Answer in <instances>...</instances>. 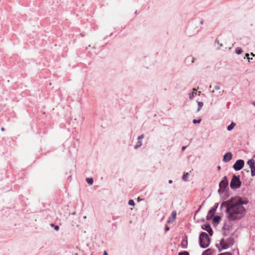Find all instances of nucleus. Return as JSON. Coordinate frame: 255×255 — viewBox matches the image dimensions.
<instances>
[{
  "mask_svg": "<svg viewBox=\"0 0 255 255\" xmlns=\"http://www.w3.org/2000/svg\"><path fill=\"white\" fill-rule=\"evenodd\" d=\"M193 91H196V89H195V88H194V89H193Z\"/></svg>",
  "mask_w": 255,
  "mask_h": 255,
  "instance_id": "54",
  "label": "nucleus"
},
{
  "mask_svg": "<svg viewBox=\"0 0 255 255\" xmlns=\"http://www.w3.org/2000/svg\"><path fill=\"white\" fill-rule=\"evenodd\" d=\"M51 226H54L55 230H56V231H58L59 230V227L58 226H57V225L56 226H54V224H51Z\"/></svg>",
  "mask_w": 255,
  "mask_h": 255,
  "instance_id": "35",
  "label": "nucleus"
},
{
  "mask_svg": "<svg viewBox=\"0 0 255 255\" xmlns=\"http://www.w3.org/2000/svg\"><path fill=\"white\" fill-rule=\"evenodd\" d=\"M218 206L219 204L218 203H216L214 204V206L209 211L206 216V219L207 220H210L213 218L214 214L215 213L217 210V209L218 207Z\"/></svg>",
  "mask_w": 255,
  "mask_h": 255,
  "instance_id": "4",
  "label": "nucleus"
},
{
  "mask_svg": "<svg viewBox=\"0 0 255 255\" xmlns=\"http://www.w3.org/2000/svg\"><path fill=\"white\" fill-rule=\"evenodd\" d=\"M232 153L231 152H228L223 156V161L224 162H228L232 159Z\"/></svg>",
  "mask_w": 255,
  "mask_h": 255,
  "instance_id": "9",
  "label": "nucleus"
},
{
  "mask_svg": "<svg viewBox=\"0 0 255 255\" xmlns=\"http://www.w3.org/2000/svg\"><path fill=\"white\" fill-rule=\"evenodd\" d=\"M245 164V162L243 159H238L237 160L234 164L233 165V168L236 171H239L241 170Z\"/></svg>",
  "mask_w": 255,
  "mask_h": 255,
  "instance_id": "5",
  "label": "nucleus"
},
{
  "mask_svg": "<svg viewBox=\"0 0 255 255\" xmlns=\"http://www.w3.org/2000/svg\"><path fill=\"white\" fill-rule=\"evenodd\" d=\"M246 57L248 59L249 62H250V58L249 57V54L246 53Z\"/></svg>",
  "mask_w": 255,
  "mask_h": 255,
  "instance_id": "37",
  "label": "nucleus"
},
{
  "mask_svg": "<svg viewBox=\"0 0 255 255\" xmlns=\"http://www.w3.org/2000/svg\"><path fill=\"white\" fill-rule=\"evenodd\" d=\"M118 217H117V216H113V220H117L118 219Z\"/></svg>",
  "mask_w": 255,
  "mask_h": 255,
  "instance_id": "41",
  "label": "nucleus"
},
{
  "mask_svg": "<svg viewBox=\"0 0 255 255\" xmlns=\"http://www.w3.org/2000/svg\"><path fill=\"white\" fill-rule=\"evenodd\" d=\"M215 42L217 43L219 45V48H220L221 46H222V44L220 43L219 41L217 40H216Z\"/></svg>",
  "mask_w": 255,
  "mask_h": 255,
  "instance_id": "36",
  "label": "nucleus"
},
{
  "mask_svg": "<svg viewBox=\"0 0 255 255\" xmlns=\"http://www.w3.org/2000/svg\"><path fill=\"white\" fill-rule=\"evenodd\" d=\"M210 228H211V226L209 224H204L203 225H202L201 226V228L204 230H205V231H207L208 229H209Z\"/></svg>",
  "mask_w": 255,
  "mask_h": 255,
  "instance_id": "15",
  "label": "nucleus"
},
{
  "mask_svg": "<svg viewBox=\"0 0 255 255\" xmlns=\"http://www.w3.org/2000/svg\"><path fill=\"white\" fill-rule=\"evenodd\" d=\"M178 255H190L189 253L187 251H183L179 253Z\"/></svg>",
  "mask_w": 255,
  "mask_h": 255,
  "instance_id": "27",
  "label": "nucleus"
},
{
  "mask_svg": "<svg viewBox=\"0 0 255 255\" xmlns=\"http://www.w3.org/2000/svg\"><path fill=\"white\" fill-rule=\"evenodd\" d=\"M87 182L90 185H92L93 184L94 181L93 179L91 177L90 178H87L86 179Z\"/></svg>",
  "mask_w": 255,
  "mask_h": 255,
  "instance_id": "17",
  "label": "nucleus"
},
{
  "mask_svg": "<svg viewBox=\"0 0 255 255\" xmlns=\"http://www.w3.org/2000/svg\"><path fill=\"white\" fill-rule=\"evenodd\" d=\"M235 52L238 55H239L242 53L243 51L241 48L238 47L236 48Z\"/></svg>",
  "mask_w": 255,
  "mask_h": 255,
  "instance_id": "24",
  "label": "nucleus"
},
{
  "mask_svg": "<svg viewBox=\"0 0 255 255\" xmlns=\"http://www.w3.org/2000/svg\"><path fill=\"white\" fill-rule=\"evenodd\" d=\"M215 246H216L217 248H219V244H216L215 245Z\"/></svg>",
  "mask_w": 255,
  "mask_h": 255,
  "instance_id": "47",
  "label": "nucleus"
},
{
  "mask_svg": "<svg viewBox=\"0 0 255 255\" xmlns=\"http://www.w3.org/2000/svg\"><path fill=\"white\" fill-rule=\"evenodd\" d=\"M187 146H183L182 147L181 150L182 151H183L186 148Z\"/></svg>",
  "mask_w": 255,
  "mask_h": 255,
  "instance_id": "40",
  "label": "nucleus"
},
{
  "mask_svg": "<svg viewBox=\"0 0 255 255\" xmlns=\"http://www.w3.org/2000/svg\"><path fill=\"white\" fill-rule=\"evenodd\" d=\"M207 232H208L209 234L210 235V236H212L213 234V230L211 228H210L209 229H208V230L207 231Z\"/></svg>",
  "mask_w": 255,
  "mask_h": 255,
  "instance_id": "30",
  "label": "nucleus"
},
{
  "mask_svg": "<svg viewBox=\"0 0 255 255\" xmlns=\"http://www.w3.org/2000/svg\"><path fill=\"white\" fill-rule=\"evenodd\" d=\"M171 216H172V217L173 218H176V211H173L172 212Z\"/></svg>",
  "mask_w": 255,
  "mask_h": 255,
  "instance_id": "34",
  "label": "nucleus"
},
{
  "mask_svg": "<svg viewBox=\"0 0 255 255\" xmlns=\"http://www.w3.org/2000/svg\"><path fill=\"white\" fill-rule=\"evenodd\" d=\"M199 240L201 248L205 249L209 246L210 239L206 233L201 232L200 234Z\"/></svg>",
  "mask_w": 255,
  "mask_h": 255,
  "instance_id": "2",
  "label": "nucleus"
},
{
  "mask_svg": "<svg viewBox=\"0 0 255 255\" xmlns=\"http://www.w3.org/2000/svg\"><path fill=\"white\" fill-rule=\"evenodd\" d=\"M72 215H75V212H73L72 213Z\"/></svg>",
  "mask_w": 255,
  "mask_h": 255,
  "instance_id": "53",
  "label": "nucleus"
},
{
  "mask_svg": "<svg viewBox=\"0 0 255 255\" xmlns=\"http://www.w3.org/2000/svg\"><path fill=\"white\" fill-rule=\"evenodd\" d=\"M211 87H212V86H211V85H210V87H209V88H211Z\"/></svg>",
  "mask_w": 255,
  "mask_h": 255,
  "instance_id": "55",
  "label": "nucleus"
},
{
  "mask_svg": "<svg viewBox=\"0 0 255 255\" xmlns=\"http://www.w3.org/2000/svg\"><path fill=\"white\" fill-rule=\"evenodd\" d=\"M1 131H4V128H3V127H2V128H1Z\"/></svg>",
  "mask_w": 255,
  "mask_h": 255,
  "instance_id": "48",
  "label": "nucleus"
},
{
  "mask_svg": "<svg viewBox=\"0 0 255 255\" xmlns=\"http://www.w3.org/2000/svg\"><path fill=\"white\" fill-rule=\"evenodd\" d=\"M196 93H195L194 92L190 93L189 94V97L190 99H192L193 97H194V95H196Z\"/></svg>",
  "mask_w": 255,
  "mask_h": 255,
  "instance_id": "25",
  "label": "nucleus"
},
{
  "mask_svg": "<svg viewBox=\"0 0 255 255\" xmlns=\"http://www.w3.org/2000/svg\"><path fill=\"white\" fill-rule=\"evenodd\" d=\"M181 247L183 249H186L187 248V240L186 241V244L185 245H184L183 243L182 244Z\"/></svg>",
  "mask_w": 255,
  "mask_h": 255,
  "instance_id": "33",
  "label": "nucleus"
},
{
  "mask_svg": "<svg viewBox=\"0 0 255 255\" xmlns=\"http://www.w3.org/2000/svg\"><path fill=\"white\" fill-rule=\"evenodd\" d=\"M229 185V182L227 178V177L226 176H224L222 180L219 183V187L220 188H222L224 190H228L227 189V188L228 187Z\"/></svg>",
  "mask_w": 255,
  "mask_h": 255,
  "instance_id": "6",
  "label": "nucleus"
},
{
  "mask_svg": "<svg viewBox=\"0 0 255 255\" xmlns=\"http://www.w3.org/2000/svg\"><path fill=\"white\" fill-rule=\"evenodd\" d=\"M189 175L188 172L184 173L182 177V180L185 181H187Z\"/></svg>",
  "mask_w": 255,
  "mask_h": 255,
  "instance_id": "16",
  "label": "nucleus"
},
{
  "mask_svg": "<svg viewBox=\"0 0 255 255\" xmlns=\"http://www.w3.org/2000/svg\"><path fill=\"white\" fill-rule=\"evenodd\" d=\"M233 200H234V197H232L229 200H228L227 201L223 202L222 203V204H221V206L220 207V210H222V209L224 207L226 208V210H227V208L231 205L232 202Z\"/></svg>",
  "mask_w": 255,
  "mask_h": 255,
  "instance_id": "8",
  "label": "nucleus"
},
{
  "mask_svg": "<svg viewBox=\"0 0 255 255\" xmlns=\"http://www.w3.org/2000/svg\"><path fill=\"white\" fill-rule=\"evenodd\" d=\"M198 109L197 110V112H199L201 108L203 106V103L202 102H198Z\"/></svg>",
  "mask_w": 255,
  "mask_h": 255,
  "instance_id": "18",
  "label": "nucleus"
},
{
  "mask_svg": "<svg viewBox=\"0 0 255 255\" xmlns=\"http://www.w3.org/2000/svg\"><path fill=\"white\" fill-rule=\"evenodd\" d=\"M226 236V234L224 233V236Z\"/></svg>",
  "mask_w": 255,
  "mask_h": 255,
  "instance_id": "56",
  "label": "nucleus"
},
{
  "mask_svg": "<svg viewBox=\"0 0 255 255\" xmlns=\"http://www.w3.org/2000/svg\"><path fill=\"white\" fill-rule=\"evenodd\" d=\"M234 243H235L234 239L233 237H230L226 239L225 245H227L229 248L230 247L232 246L234 244Z\"/></svg>",
  "mask_w": 255,
  "mask_h": 255,
  "instance_id": "10",
  "label": "nucleus"
},
{
  "mask_svg": "<svg viewBox=\"0 0 255 255\" xmlns=\"http://www.w3.org/2000/svg\"><path fill=\"white\" fill-rule=\"evenodd\" d=\"M221 220V217L220 216H216L213 219V223L215 224H219Z\"/></svg>",
  "mask_w": 255,
  "mask_h": 255,
  "instance_id": "12",
  "label": "nucleus"
},
{
  "mask_svg": "<svg viewBox=\"0 0 255 255\" xmlns=\"http://www.w3.org/2000/svg\"><path fill=\"white\" fill-rule=\"evenodd\" d=\"M220 169H221V166H218L217 167V169H218V170H220Z\"/></svg>",
  "mask_w": 255,
  "mask_h": 255,
  "instance_id": "46",
  "label": "nucleus"
},
{
  "mask_svg": "<svg viewBox=\"0 0 255 255\" xmlns=\"http://www.w3.org/2000/svg\"><path fill=\"white\" fill-rule=\"evenodd\" d=\"M103 255H108L107 252L106 251H104Z\"/></svg>",
  "mask_w": 255,
  "mask_h": 255,
  "instance_id": "42",
  "label": "nucleus"
},
{
  "mask_svg": "<svg viewBox=\"0 0 255 255\" xmlns=\"http://www.w3.org/2000/svg\"><path fill=\"white\" fill-rule=\"evenodd\" d=\"M224 193H225V195L224 196L222 197V199L224 200L227 199L229 196V194L228 193V190H226V192Z\"/></svg>",
  "mask_w": 255,
  "mask_h": 255,
  "instance_id": "20",
  "label": "nucleus"
},
{
  "mask_svg": "<svg viewBox=\"0 0 255 255\" xmlns=\"http://www.w3.org/2000/svg\"><path fill=\"white\" fill-rule=\"evenodd\" d=\"M169 230V227L168 226L166 225V226L165 227V231L167 232Z\"/></svg>",
  "mask_w": 255,
  "mask_h": 255,
  "instance_id": "38",
  "label": "nucleus"
},
{
  "mask_svg": "<svg viewBox=\"0 0 255 255\" xmlns=\"http://www.w3.org/2000/svg\"><path fill=\"white\" fill-rule=\"evenodd\" d=\"M252 104H253L254 106H255V101L253 102L252 103Z\"/></svg>",
  "mask_w": 255,
  "mask_h": 255,
  "instance_id": "49",
  "label": "nucleus"
},
{
  "mask_svg": "<svg viewBox=\"0 0 255 255\" xmlns=\"http://www.w3.org/2000/svg\"><path fill=\"white\" fill-rule=\"evenodd\" d=\"M222 229H223V230H225L226 229V224H224V225Z\"/></svg>",
  "mask_w": 255,
  "mask_h": 255,
  "instance_id": "45",
  "label": "nucleus"
},
{
  "mask_svg": "<svg viewBox=\"0 0 255 255\" xmlns=\"http://www.w3.org/2000/svg\"><path fill=\"white\" fill-rule=\"evenodd\" d=\"M224 253V255H232V254L230 252H225Z\"/></svg>",
  "mask_w": 255,
  "mask_h": 255,
  "instance_id": "39",
  "label": "nucleus"
},
{
  "mask_svg": "<svg viewBox=\"0 0 255 255\" xmlns=\"http://www.w3.org/2000/svg\"><path fill=\"white\" fill-rule=\"evenodd\" d=\"M220 245L221 246H223L225 245H226V240H225L224 238H222L221 241H220Z\"/></svg>",
  "mask_w": 255,
  "mask_h": 255,
  "instance_id": "26",
  "label": "nucleus"
},
{
  "mask_svg": "<svg viewBox=\"0 0 255 255\" xmlns=\"http://www.w3.org/2000/svg\"><path fill=\"white\" fill-rule=\"evenodd\" d=\"M218 249L219 252H221L223 250H227V249H228V247L227 245H225L222 246L221 248H220L219 247Z\"/></svg>",
  "mask_w": 255,
  "mask_h": 255,
  "instance_id": "23",
  "label": "nucleus"
},
{
  "mask_svg": "<svg viewBox=\"0 0 255 255\" xmlns=\"http://www.w3.org/2000/svg\"><path fill=\"white\" fill-rule=\"evenodd\" d=\"M172 182H173V181H172V180H169L168 181V183H169V184H171V183H172Z\"/></svg>",
  "mask_w": 255,
  "mask_h": 255,
  "instance_id": "43",
  "label": "nucleus"
},
{
  "mask_svg": "<svg viewBox=\"0 0 255 255\" xmlns=\"http://www.w3.org/2000/svg\"><path fill=\"white\" fill-rule=\"evenodd\" d=\"M214 88L216 90H219L221 88V83L219 82H216V85L215 86Z\"/></svg>",
  "mask_w": 255,
  "mask_h": 255,
  "instance_id": "21",
  "label": "nucleus"
},
{
  "mask_svg": "<svg viewBox=\"0 0 255 255\" xmlns=\"http://www.w3.org/2000/svg\"><path fill=\"white\" fill-rule=\"evenodd\" d=\"M196 58L193 57L191 55H189L186 57V58L184 60V63L187 66H190L192 63H194L195 61Z\"/></svg>",
  "mask_w": 255,
  "mask_h": 255,
  "instance_id": "7",
  "label": "nucleus"
},
{
  "mask_svg": "<svg viewBox=\"0 0 255 255\" xmlns=\"http://www.w3.org/2000/svg\"><path fill=\"white\" fill-rule=\"evenodd\" d=\"M251 55L253 56H255V54H254L253 53H251Z\"/></svg>",
  "mask_w": 255,
  "mask_h": 255,
  "instance_id": "50",
  "label": "nucleus"
},
{
  "mask_svg": "<svg viewBox=\"0 0 255 255\" xmlns=\"http://www.w3.org/2000/svg\"><path fill=\"white\" fill-rule=\"evenodd\" d=\"M213 252L214 250L213 249H208L203 252L202 255H211Z\"/></svg>",
  "mask_w": 255,
  "mask_h": 255,
  "instance_id": "11",
  "label": "nucleus"
},
{
  "mask_svg": "<svg viewBox=\"0 0 255 255\" xmlns=\"http://www.w3.org/2000/svg\"><path fill=\"white\" fill-rule=\"evenodd\" d=\"M235 126V123H234V122H232L231 124L227 127V130L228 131H231L234 128Z\"/></svg>",
  "mask_w": 255,
  "mask_h": 255,
  "instance_id": "14",
  "label": "nucleus"
},
{
  "mask_svg": "<svg viewBox=\"0 0 255 255\" xmlns=\"http://www.w3.org/2000/svg\"><path fill=\"white\" fill-rule=\"evenodd\" d=\"M201 119H198V120L194 119L193 120V123L194 124H200L201 123Z\"/></svg>",
  "mask_w": 255,
  "mask_h": 255,
  "instance_id": "29",
  "label": "nucleus"
},
{
  "mask_svg": "<svg viewBox=\"0 0 255 255\" xmlns=\"http://www.w3.org/2000/svg\"><path fill=\"white\" fill-rule=\"evenodd\" d=\"M128 204L129 205L131 206H134L135 205V203L133 200H129Z\"/></svg>",
  "mask_w": 255,
  "mask_h": 255,
  "instance_id": "28",
  "label": "nucleus"
},
{
  "mask_svg": "<svg viewBox=\"0 0 255 255\" xmlns=\"http://www.w3.org/2000/svg\"><path fill=\"white\" fill-rule=\"evenodd\" d=\"M249 201L247 199L243 200L240 197H234L231 205L225 211L229 221L239 220L243 218L246 214V209L243 205H247Z\"/></svg>",
  "mask_w": 255,
  "mask_h": 255,
  "instance_id": "1",
  "label": "nucleus"
},
{
  "mask_svg": "<svg viewBox=\"0 0 255 255\" xmlns=\"http://www.w3.org/2000/svg\"><path fill=\"white\" fill-rule=\"evenodd\" d=\"M250 168L255 166V161L254 159H250L247 162Z\"/></svg>",
  "mask_w": 255,
  "mask_h": 255,
  "instance_id": "13",
  "label": "nucleus"
},
{
  "mask_svg": "<svg viewBox=\"0 0 255 255\" xmlns=\"http://www.w3.org/2000/svg\"><path fill=\"white\" fill-rule=\"evenodd\" d=\"M142 145V142L141 141H137V142H136L135 145L134 146V148L135 149H137L138 147H139L140 146H141Z\"/></svg>",
  "mask_w": 255,
  "mask_h": 255,
  "instance_id": "19",
  "label": "nucleus"
},
{
  "mask_svg": "<svg viewBox=\"0 0 255 255\" xmlns=\"http://www.w3.org/2000/svg\"><path fill=\"white\" fill-rule=\"evenodd\" d=\"M242 183L240 179L239 175L234 174L230 182V187L232 189L239 188L241 186Z\"/></svg>",
  "mask_w": 255,
  "mask_h": 255,
  "instance_id": "3",
  "label": "nucleus"
},
{
  "mask_svg": "<svg viewBox=\"0 0 255 255\" xmlns=\"http://www.w3.org/2000/svg\"><path fill=\"white\" fill-rule=\"evenodd\" d=\"M201 221H202V222H204V221H205V219H202V220H201Z\"/></svg>",
  "mask_w": 255,
  "mask_h": 255,
  "instance_id": "52",
  "label": "nucleus"
},
{
  "mask_svg": "<svg viewBox=\"0 0 255 255\" xmlns=\"http://www.w3.org/2000/svg\"><path fill=\"white\" fill-rule=\"evenodd\" d=\"M226 191L224 190L223 189H222V188H220V187H219V189H218V193L220 194V195H221L222 194L224 193V192H225Z\"/></svg>",
  "mask_w": 255,
  "mask_h": 255,
  "instance_id": "31",
  "label": "nucleus"
},
{
  "mask_svg": "<svg viewBox=\"0 0 255 255\" xmlns=\"http://www.w3.org/2000/svg\"><path fill=\"white\" fill-rule=\"evenodd\" d=\"M144 134H141L140 135H139L138 138H137V140L138 141H141V139H142L143 138H144Z\"/></svg>",
  "mask_w": 255,
  "mask_h": 255,
  "instance_id": "32",
  "label": "nucleus"
},
{
  "mask_svg": "<svg viewBox=\"0 0 255 255\" xmlns=\"http://www.w3.org/2000/svg\"><path fill=\"white\" fill-rule=\"evenodd\" d=\"M218 255H224V253H221L219 254Z\"/></svg>",
  "mask_w": 255,
  "mask_h": 255,
  "instance_id": "51",
  "label": "nucleus"
},
{
  "mask_svg": "<svg viewBox=\"0 0 255 255\" xmlns=\"http://www.w3.org/2000/svg\"><path fill=\"white\" fill-rule=\"evenodd\" d=\"M250 168L251 170V175L252 177H254L255 176V166Z\"/></svg>",
  "mask_w": 255,
  "mask_h": 255,
  "instance_id": "22",
  "label": "nucleus"
},
{
  "mask_svg": "<svg viewBox=\"0 0 255 255\" xmlns=\"http://www.w3.org/2000/svg\"><path fill=\"white\" fill-rule=\"evenodd\" d=\"M203 22H204V20H203V19H201V20H200V23H201V24H203Z\"/></svg>",
  "mask_w": 255,
  "mask_h": 255,
  "instance_id": "44",
  "label": "nucleus"
}]
</instances>
